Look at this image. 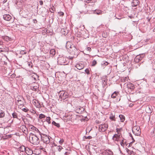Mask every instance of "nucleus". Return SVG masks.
I'll return each instance as SVG.
<instances>
[{
  "label": "nucleus",
  "instance_id": "obj_1",
  "mask_svg": "<svg viewBox=\"0 0 155 155\" xmlns=\"http://www.w3.org/2000/svg\"><path fill=\"white\" fill-rule=\"evenodd\" d=\"M29 140L30 143L34 145H38L40 142L38 136L31 133L29 134Z\"/></svg>",
  "mask_w": 155,
  "mask_h": 155
},
{
  "label": "nucleus",
  "instance_id": "obj_2",
  "mask_svg": "<svg viewBox=\"0 0 155 155\" xmlns=\"http://www.w3.org/2000/svg\"><path fill=\"white\" fill-rule=\"evenodd\" d=\"M72 47L69 49V52L71 55L77 56L78 54V51L74 45L72 44Z\"/></svg>",
  "mask_w": 155,
  "mask_h": 155
},
{
  "label": "nucleus",
  "instance_id": "obj_3",
  "mask_svg": "<svg viewBox=\"0 0 155 155\" xmlns=\"http://www.w3.org/2000/svg\"><path fill=\"white\" fill-rule=\"evenodd\" d=\"M40 136L41 139L44 143L46 144H48L50 142V139L51 138L50 137H49L47 135L41 134Z\"/></svg>",
  "mask_w": 155,
  "mask_h": 155
},
{
  "label": "nucleus",
  "instance_id": "obj_4",
  "mask_svg": "<svg viewBox=\"0 0 155 155\" xmlns=\"http://www.w3.org/2000/svg\"><path fill=\"white\" fill-rule=\"evenodd\" d=\"M132 132L135 135L137 136H140L141 134V130L140 127L137 126L134 127L132 129Z\"/></svg>",
  "mask_w": 155,
  "mask_h": 155
},
{
  "label": "nucleus",
  "instance_id": "obj_5",
  "mask_svg": "<svg viewBox=\"0 0 155 155\" xmlns=\"http://www.w3.org/2000/svg\"><path fill=\"white\" fill-rule=\"evenodd\" d=\"M108 125L107 124L104 123L99 126L98 130L100 132H104L107 129Z\"/></svg>",
  "mask_w": 155,
  "mask_h": 155
},
{
  "label": "nucleus",
  "instance_id": "obj_6",
  "mask_svg": "<svg viewBox=\"0 0 155 155\" xmlns=\"http://www.w3.org/2000/svg\"><path fill=\"white\" fill-rule=\"evenodd\" d=\"M102 155H113V152L110 150H106L103 151Z\"/></svg>",
  "mask_w": 155,
  "mask_h": 155
},
{
  "label": "nucleus",
  "instance_id": "obj_7",
  "mask_svg": "<svg viewBox=\"0 0 155 155\" xmlns=\"http://www.w3.org/2000/svg\"><path fill=\"white\" fill-rule=\"evenodd\" d=\"M3 18L5 20L9 21L12 19V17L9 14H5L3 15Z\"/></svg>",
  "mask_w": 155,
  "mask_h": 155
},
{
  "label": "nucleus",
  "instance_id": "obj_8",
  "mask_svg": "<svg viewBox=\"0 0 155 155\" xmlns=\"http://www.w3.org/2000/svg\"><path fill=\"white\" fill-rule=\"evenodd\" d=\"M20 129L25 134L28 133V129L25 125H22L20 127Z\"/></svg>",
  "mask_w": 155,
  "mask_h": 155
},
{
  "label": "nucleus",
  "instance_id": "obj_9",
  "mask_svg": "<svg viewBox=\"0 0 155 155\" xmlns=\"http://www.w3.org/2000/svg\"><path fill=\"white\" fill-rule=\"evenodd\" d=\"M2 38L3 39L7 42L12 41H13L11 37L7 36H3Z\"/></svg>",
  "mask_w": 155,
  "mask_h": 155
},
{
  "label": "nucleus",
  "instance_id": "obj_10",
  "mask_svg": "<svg viewBox=\"0 0 155 155\" xmlns=\"http://www.w3.org/2000/svg\"><path fill=\"white\" fill-rule=\"evenodd\" d=\"M25 152L28 155H31L33 153L32 150L28 147H26Z\"/></svg>",
  "mask_w": 155,
  "mask_h": 155
},
{
  "label": "nucleus",
  "instance_id": "obj_11",
  "mask_svg": "<svg viewBox=\"0 0 155 155\" xmlns=\"http://www.w3.org/2000/svg\"><path fill=\"white\" fill-rule=\"evenodd\" d=\"M143 58V57L141 56L140 55L137 56L134 59V61L136 62H138L140 61Z\"/></svg>",
  "mask_w": 155,
  "mask_h": 155
},
{
  "label": "nucleus",
  "instance_id": "obj_12",
  "mask_svg": "<svg viewBox=\"0 0 155 155\" xmlns=\"http://www.w3.org/2000/svg\"><path fill=\"white\" fill-rule=\"evenodd\" d=\"M75 67L78 70H81L83 69L84 67V65L83 64L79 63L75 65Z\"/></svg>",
  "mask_w": 155,
  "mask_h": 155
},
{
  "label": "nucleus",
  "instance_id": "obj_13",
  "mask_svg": "<svg viewBox=\"0 0 155 155\" xmlns=\"http://www.w3.org/2000/svg\"><path fill=\"white\" fill-rule=\"evenodd\" d=\"M31 79L32 81H37L38 79V76L36 74H34L31 76Z\"/></svg>",
  "mask_w": 155,
  "mask_h": 155
},
{
  "label": "nucleus",
  "instance_id": "obj_14",
  "mask_svg": "<svg viewBox=\"0 0 155 155\" xmlns=\"http://www.w3.org/2000/svg\"><path fill=\"white\" fill-rule=\"evenodd\" d=\"M139 3L138 0H133L132 3V5L133 6H136L139 4Z\"/></svg>",
  "mask_w": 155,
  "mask_h": 155
},
{
  "label": "nucleus",
  "instance_id": "obj_15",
  "mask_svg": "<svg viewBox=\"0 0 155 155\" xmlns=\"http://www.w3.org/2000/svg\"><path fill=\"white\" fill-rule=\"evenodd\" d=\"M31 129L34 131H35L37 133H38L40 135L41 134V133L39 131L38 129L34 126H32L31 127Z\"/></svg>",
  "mask_w": 155,
  "mask_h": 155
},
{
  "label": "nucleus",
  "instance_id": "obj_16",
  "mask_svg": "<svg viewBox=\"0 0 155 155\" xmlns=\"http://www.w3.org/2000/svg\"><path fill=\"white\" fill-rule=\"evenodd\" d=\"M113 139L114 141H118L119 140V137L118 134H116L113 136Z\"/></svg>",
  "mask_w": 155,
  "mask_h": 155
},
{
  "label": "nucleus",
  "instance_id": "obj_17",
  "mask_svg": "<svg viewBox=\"0 0 155 155\" xmlns=\"http://www.w3.org/2000/svg\"><path fill=\"white\" fill-rule=\"evenodd\" d=\"M103 12L100 10L96 9L94 11V14H96L97 15H101L102 14Z\"/></svg>",
  "mask_w": 155,
  "mask_h": 155
},
{
  "label": "nucleus",
  "instance_id": "obj_18",
  "mask_svg": "<svg viewBox=\"0 0 155 155\" xmlns=\"http://www.w3.org/2000/svg\"><path fill=\"white\" fill-rule=\"evenodd\" d=\"M26 147H25L24 146L22 145L19 148V150L21 152H23L24 151L25 152Z\"/></svg>",
  "mask_w": 155,
  "mask_h": 155
},
{
  "label": "nucleus",
  "instance_id": "obj_19",
  "mask_svg": "<svg viewBox=\"0 0 155 155\" xmlns=\"http://www.w3.org/2000/svg\"><path fill=\"white\" fill-rule=\"evenodd\" d=\"M124 87H134V85L131 83H125L124 85Z\"/></svg>",
  "mask_w": 155,
  "mask_h": 155
},
{
  "label": "nucleus",
  "instance_id": "obj_20",
  "mask_svg": "<svg viewBox=\"0 0 155 155\" xmlns=\"http://www.w3.org/2000/svg\"><path fill=\"white\" fill-rule=\"evenodd\" d=\"M33 104L35 105L36 107H38V106L39 105V103L37 100H36L33 99L32 101Z\"/></svg>",
  "mask_w": 155,
  "mask_h": 155
},
{
  "label": "nucleus",
  "instance_id": "obj_21",
  "mask_svg": "<svg viewBox=\"0 0 155 155\" xmlns=\"http://www.w3.org/2000/svg\"><path fill=\"white\" fill-rule=\"evenodd\" d=\"M72 45H71V43L70 42H67L66 43V47L67 49H70L71 47H72Z\"/></svg>",
  "mask_w": 155,
  "mask_h": 155
},
{
  "label": "nucleus",
  "instance_id": "obj_22",
  "mask_svg": "<svg viewBox=\"0 0 155 155\" xmlns=\"http://www.w3.org/2000/svg\"><path fill=\"white\" fill-rule=\"evenodd\" d=\"M110 119L112 120L115 121V115L113 113H111L110 116Z\"/></svg>",
  "mask_w": 155,
  "mask_h": 155
},
{
  "label": "nucleus",
  "instance_id": "obj_23",
  "mask_svg": "<svg viewBox=\"0 0 155 155\" xmlns=\"http://www.w3.org/2000/svg\"><path fill=\"white\" fill-rule=\"evenodd\" d=\"M119 117H120V121L121 122H123L125 120V117L122 115H119Z\"/></svg>",
  "mask_w": 155,
  "mask_h": 155
},
{
  "label": "nucleus",
  "instance_id": "obj_24",
  "mask_svg": "<svg viewBox=\"0 0 155 155\" xmlns=\"http://www.w3.org/2000/svg\"><path fill=\"white\" fill-rule=\"evenodd\" d=\"M52 124L53 125H54L58 128H59L60 127V124L58 123H56L54 121H53L52 122Z\"/></svg>",
  "mask_w": 155,
  "mask_h": 155
},
{
  "label": "nucleus",
  "instance_id": "obj_25",
  "mask_svg": "<svg viewBox=\"0 0 155 155\" xmlns=\"http://www.w3.org/2000/svg\"><path fill=\"white\" fill-rule=\"evenodd\" d=\"M118 93V92L115 91L111 95V97L112 98H115L117 96V94Z\"/></svg>",
  "mask_w": 155,
  "mask_h": 155
},
{
  "label": "nucleus",
  "instance_id": "obj_26",
  "mask_svg": "<svg viewBox=\"0 0 155 155\" xmlns=\"http://www.w3.org/2000/svg\"><path fill=\"white\" fill-rule=\"evenodd\" d=\"M5 114L4 111L1 110L0 112V118L3 117L5 116Z\"/></svg>",
  "mask_w": 155,
  "mask_h": 155
},
{
  "label": "nucleus",
  "instance_id": "obj_27",
  "mask_svg": "<svg viewBox=\"0 0 155 155\" xmlns=\"http://www.w3.org/2000/svg\"><path fill=\"white\" fill-rule=\"evenodd\" d=\"M33 85L32 86V87H39V84L35 82H33Z\"/></svg>",
  "mask_w": 155,
  "mask_h": 155
},
{
  "label": "nucleus",
  "instance_id": "obj_28",
  "mask_svg": "<svg viewBox=\"0 0 155 155\" xmlns=\"http://www.w3.org/2000/svg\"><path fill=\"white\" fill-rule=\"evenodd\" d=\"M12 116L13 118H16L18 119V115L15 112H14L12 114Z\"/></svg>",
  "mask_w": 155,
  "mask_h": 155
},
{
  "label": "nucleus",
  "instance_id": "obj_29",
  "mask_svg": "<svg viewBox=\"0 0 155 155\" xmlns=\"http://www.w3.org/2000/svg\"><path fill=\"white\" fill-rule=\"evenodd\" d=\"M92 138V137L90 136H88L87 137L84 136L83 137V140H85L86 139H91Z\"/></svg>",
  "mask_w": 155,
  "mask_h": 155
},
{
  "label": "nucleus",
  "instance_id": "obj_30",
  "mask_svg": "<svg viewBox=\"0 0 155 155\" xmlns=\"http://www.w3.org/2000/svg\"><path fill=\"white\" fill-rule=\"evenodd\" d=\"M97 64V61L95 60H94L91 63V66H94Z\"/></svg>",
  "mask_w": 155,
  "mask_h": 155
},
{
  "label": "nucleus",
  "instance_id": "obj_31",
  "mask_svg": "<svg viewBox=\"0 0 155 155\" xmlns=\"http://www.w3.org/2000/svg\"><path fill=\"white\" fill-rule=\"evenodd\" d=\"M50 54L54 55L55 54V51L54 49H52L50 51Z\"/></svg>",
  "mask_w": 155,
  "mask_h": 155
},
{
  "label": "nucleus",
  "instance_id": "obj_32",
  "mask_svg": "<svg viewBox=\"0 0 155 155\" xmlns=\"http://www.w3.org/2000/svg\"><path fill=\"white\" fill-rule=\"evenodd\" d=\"M51 119L50 117H46V121L48 123V124H50L51 123V122L50 121Z\"/></svg>",
  "mask_w": 155,
  "mask_h": 155
},
{
  "label": "nucleus",
  "instance_id": "obj_33",
  "mask_svg": "<svg viewBox=\"0 0 155 155\" xmlns=\"http://www.w3.org/2000/svg\"><path fill=\"white\" fill-rule=\"evenodd\" d=\"M45 115H44V114H40L39 115V118L40 119L44 118H45Z\"/></svg>",
  "mask_w": 155,
  "mask_h": 155
},
{
  "label": "nucleus",
  "instance_id": "obj_34",
  "mask_svg": "<svg viewBox=\"0 0 155 155\" xmlns=\"http://www.w3.org/2000/svg\"><path fill=\"white\" fill-rule=\"evenodd\" d=\"M64 142V140L63 139H61V140L59 141V143L60 144L62 145L63 143Z\"/></svg>",
  "mask_w": 155,
  "mask_h": 155
},
{
  "label": "nucleus",
  "instance_id": "obj_35",
  "mask_svg": "<svg viewBox=\"0 0 155 155\" xmlns=\"http://www.w3.org/2000/svg\"><path fill=\"white\" fill-rule=\"evenodd\" d=\"M17 102L18 103V104L19 105H21L22 104V102L21 100H18L17 101Z\"/></svg>",
  "mask_w": 155,
  "mask_h": 155
},
{
  "label": "nucleus",
  "instance_id": "obj_36",
  "mask_svg": "<svg viewBox=\"0 0 155 155\" xmlns=\"http://www.w3.org/2000/svg\"><path fill=\"white\" fill-rule=\"evenodd\" d=\"M58 150L59 152H60L61 151L62 149H63L62 147L61 146H58Z\"/></svg>",
  "mask_w": 155,
  "mask_h": 155
},
{
  "label": "nucleus",
  "instance_id": "obj_37",
  "mask_svg": "<svg viewBox=\"0 0 155 155\" xmlns=\"http://www.w3.org/2000/svg\"><path fill=\"white\" fill-rule=\"evenodd\" d=\"M72 56H69L68 57V58L70 60H72L73 58H75L76 56L75 55H73Z\"/></svg>",
  "mask_w": 155,
  "mask_h": 155
},
{
  "label": "nucleus",
  "instance_id": "obj_38",
  "mask_svg": "<svg viewBox=\"0 0 155 155\" xmlns=\"http://www.w3.org/2000/svg\"><path fill=\"white\" fill-rule=\"evenodd\" d=\"M85 71V72L87 74H89V69L88 68H87L86 69Z\"/></svg>",
  "mask_w": 155,
  "mask_h": 155
},
{
  "label": "nucleus",
  "instance_id": "obj_39",
  "mask_svg": "<svg viewBox=\"0 0 155 155\" xmlns=\"http://www.w3.org/2000/svg\"><path fill=\"white\" fill-rule=\"evenodd\" d=\"M20 52L22 54H25L26 53V52L25 51V50H21Z\"/></svg>",
  "mask_w": 155,
  "mask_h": 155
},
{
  "label": "nucleus",
  "instance_id": "obj_40",
  "mask_svg": "<svg viewBox=\"0 0 155 155\" xmlns=\"http://www.w3.org/2000/svg\"><path fill=\"white\" fill-rule=\"evenodd\" d=\"M28 109L27 108H23L22 109V110L25 112H27Z\"/></svg>",
  "mask_w": 155,
  "mask_h": 155
},
{
  "label": "nucleus",
  "instance_id": "obj_41",
  "mask_svg": "<svg viewBox=\"0 0 155 155\" xmlns=\"http://www.w3.org/2000/svg\"><path fill=\"white\" fill-rule=\"evenodd\" d=\"M86 50L90 51H91V48L90 47H87L86 48Z\"/></svg>",
  "mask_w": 155,
  "mask_h": 155
},
{
  "label": "nucleus",
  "instance_id": "obj_42",
  "mask_svg": "<svg viewBox=\"0 0 155 155\" xmlns=\"http://www.w3.org/2000/svg\"><path fill=\"white\" fill-rule=\"evenodd\" d=\"M5 51L4 50V48H0V52H5Z\"/></svg>",
  "mask_w": 155,
  "mask_h": 155
},
{
  "label": "nucleus",
  "instance_id": "obj_43",
  "mask_svg": "<svg viewBox=\"0 0 155 155\" xmlns=\"http://www.w3.org/2000/svg\"><path fill=\"white\" fill-rule=\"evenodd\" d=\"M59 14L60 15V16H63L64 15V13L62 12H58Z\"/></svg>",
  "mask_w": 155,
  "mask_h": 155
},
{
  "label": "nucleus",
  "instance_id": "obj_44",
  "mask_svg": "<svg viewBox=\"0 0 155 155\" xmlns=\"http://www.w3.org/2000/svg\"><path fill=\"white\" fill-rule=\"evenodd\" d=\"M33 21L34 23H36L37 22V20L35 19H33Z\"/></svg>",
  "mask_w": 155,
  "mask_h": 155
},
{
  "label": "nucleus",
  "instance_id": "obj_45",
  "mask_svg": "<svg viewBox=\"0 0 155 155\" xmlns=\"http://www.w3.org/2000/svg\"><path fill=\"white\" fill-rule=\"evenodd\" d=\"M120 144L122 146H124L123 140H122V141L120 142Z\"/></svg>",
  "mask_w": 155,
  "mask_h": 155
},
{
  "label": "nucleus",
  "instance_id": "obj_46",
  "mask_svg": "<svg viewBox=\"0 0 155 155\" xmlns=\"http://www.w3.org/2000/svg\"><path fill=\"white\" fill-rule=\"evenodd\" d=\"M91 1H92V0H88L86 1V2L87 3H88L89 2H91Z\"/></svg>",
  "mask_w": 155,
  "mask_h": 155
},
{
  "label": "nucleus",
  "instance_id": "obj_47",
  "mask_svg": "<svg viewBox=\"0 0 155 155\" xmlns=\"http://www.w3.org/2000/svg\"><path fill=\"white\" fill-rule=\"evenodd\" d=\"M102 36L106 38L107 37V35H105L104 33V34H102Z\"/></svg>",
  "mask_w": 155,
  "mask_h": 155
},
{
  "label": "nucleus",
  "instance_id": "obj_48",
  "mask_svg": "<svg viewBox=\"0 0 155 155\" xmlns=\"http://www.w3.org/2000/svg\"><path fill=\"white\" fill-rule=\"evenodd\" d=\"M39 3L40 5H43V2L42 1H39Z\"/></svg>",
  "mask_w": 155,
  "mask_h": 155
},
{
  "label": "nucleus",
  "instance_id": "obj_49",
  "mask_svg": "<svg viewBox=\"0 0 155 155\" xmlns=\"http://www.w3.org/2000/svg\"><path fill=\"white\" fill-rule=\"evenodd\" d=\"M116 130L117 131V132L118 133L120 131V129L118 128H116Z\"/></svg>",
  "mask_w": 155,
  "mask_h": 155
},
{
  "label": "nucleus",
  "instance_id": "obj_50",
  "mask_svg": "<svg viewBox=\"0 0 155 155\" xmlns=\"http://www.w3.org/2000/svg\"><path fill=\"white\" fill-rule=\"evenodd\" d=\"M69 153H70L69 151V152H66L64 154V155H68V154Z\"/></svg>",
  "mask_w": 155,
  "mask_h": 155
},
{
  "label": "nucleus",
  "instance_id": "obj_51",
  "mask_svg": "<svg viewBox=\"0 0 155 155\" xmlns=\"http://www.w3.org/2000/svg\"><path fill=\"white\" fill-rule=\"evenodd\" d=\"M50 11L52 13V12H54V9L52 8H51V10H50Z\"/></svg>",
  "mask_w": 155,
  "mask_h": 155
},
{
  "label": "nucleus",
  "instance_id": "obj_52",
  "mask_svg": "<svg viewBox=\"0 0 155 155\" xmlns=\"http://www.w3.org/2000/svg\"><path fill=\"white\" fill-rule=\"evenodd\" d=\"M31 89L33 90H36V89H37V88H34V87H33V88H31Z\"/></svg>",
  "mask_w": 155,
  "mask_h": 155
},
{
  "label": "nucleus",
  "instance_id": "obj_53",
  "mask_svg": "<svg viewBox=\"0 0 155 155\" xmlns=\"http://www.w3.org/2000/svg\"><path fill=\"white\" fill-rule=\"evenodd\" d=\"M32 111H31L34 114H35L36 113V111L34 110H32Z\"/></svg>",
  "mask_w": 155,
  "mask_h": 155
},
{
  "label": "nucleus",
  "instance_id": "obj_54",
  "mask_svg": "<svg viewBox=\"0 0 155 155\" xmlns=\"http://www.w3.org/2000/svg\"><path fill=\"white\" fill-rule=\"evenodd\" d=\"M131 137L132 139V140H133V141H132V142H134V141H135V140H134V138H133V136H132V137Z\"/></svg>",
  "mask_w": 155,
  "mask_h": 155
},
{
  "label": "nucleus",
  "instance_id": "obj_55",
  "mask_svg": "<svg viewBox=\"0 0 155 155\" xmlns=\"http://www.w3.org/2000/svg\"><path fill=\"white\" fill-rule=\"evenodd\" d=\"M133 106V104H129L130 107H131Z\"/></svg>",
  "mask_w": 155,
  "mask_h": 155
},
{
  "label": "nucleus",
  "instance_id": "obj_56",
  "mask_svg": "<svg viewBox=\"0 0 155 155\" xmlns=\"http://www.w3.org/2000/svg\"><path fill=\"white\" fill-rule=\"evenodd\" d=\"M27 98H28V100H29V101H31V98H30V97H27Z\"/></svg>",
  "mask_w": 155,
  "mask_h": 155
},
{
  "label": "nucleus",
  "instance_id": "obj_57",
  "mask_svg": "<svg viewBox=\"0 0 155 155\" xmlns=\"http://www.w3.org/2000/svg\"><path fill=\"white\" fill-rule=\"evenodd\" d=\"M7 0H4L3 1L4 3H5L7 2Z\"/></svg>",
  "mask_w": 155,
  "mask_h": 155
},
{
  "label": "nucleus",
  "instance_id": "obj_58",
  "mask_svg": "<svg viewBox=\"0 0 155 155\" xmlns=\"http://www.w3.org/2000/svg\"><path fill=\"white\" fill-rule=\"evenodd\" d=\"M104 63L106 65H107L108 64L107 62H105V63Z\"/></svg>",
  "mask_w": 155,
  "mask_h": 155
},
{
  "label": "nucleus",
  "instance_id": "obj_59",
  "mask_svg": "<svg viewBox=\"0 0 155 155\" xmlns=\"http://www.w3.org/2000/svg\"><path fill=\"white\" fill-rule=\"evenodd\" d=\"M129 136L130 137H132V136L131 134L129 133Z\"/></svg>",
  "mask_w": 155,
  "mask_h": 155
},
{
  "label": "nucleus",
  "instance_id": "obj_60",
  "mask_svg": "<svg viewBox=\"0 0 155 155\" xmlns=\"http://www.w3.org/2000/svg\"><path fill=\"white\" fill-rule=\"evenodd\" d=\"M130 151L131 154H132V153H133V151H130Z\"/></svg>",
  "mask_w": 155,
  "mask_h": 155
},
{
  "label": "nucleus",
  "instance_id": "obj_61",
  "mask_svg": "<svg viewBox=\"0 0 155 155\" xmlns=\"http://www.w3.org/2000/svg\"><path fill=\"white\" fill-rule=\"evenodd\" d=\"M2 43V42H1V41L0 40V45H1Z\"/></svg>",
  "mask_w": 155,
  "mask_h": 155
},
{
  "label": "nucleus",
  "instance_id": "obj_62",
  "mask_svg": "<svg viewBox=\"0 0 155 155\" xmlns=\"http://www.w3.org/2000/svg\"><path fill=\"white\" fill-rule=\"evenodd\" d=\"M77 109H78L79 110V109H80V108H79V107H77Z\"/></svg>",
  "mask_w": 155,
  "mask_h": 155
},
{
  "label": "nucleus",
  "instance_id": "obj_63",
  "mask_svg": "<svg viewBox=\"0 0 155 155\" xmlns=\"http://www.w3.org/2000/svg\"><path fill=\"white\" fill-rule=\"evenodd\" d=\"M96 123L98 124L99 123V121H96Z\"/></svg>",
  "mask_w": 155,
  "mask_h": 155
},
{
  "label": "nucleus",
  "instance_id": "obj_64",
  "mask_svg": "<svg viewBox=\"0 0 155 155\" xmlns=\"http://www.w3.org/2000/svg\"><path fill=\"white\" fill-rule=\"evenodd\" d=\"M126 150H127L129 151V149L128 148H126Z\"/></svg>",
  "mask_w": 155,
  "mask_h": 155
}]
</instances>
